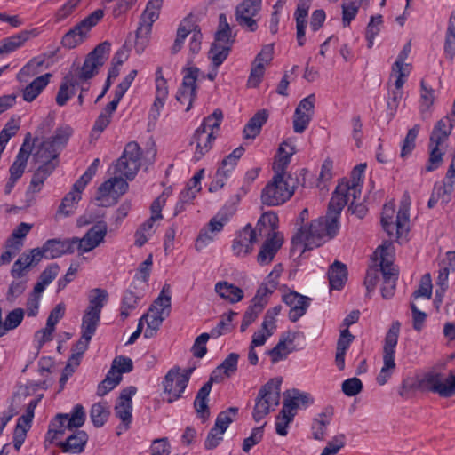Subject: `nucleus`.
<instances>
[{
  "label": "nucleus",
  "mask_w": 455,
  "mask_h": 455,
  "mask_svg": "<svg viewBox=\"0 0 455 455\" xmlns=\"http://www.w3.org/2000/svg\"><path fill=\"white\" fill-rule=\"evenodd\" d=\"M339 215L328 205V212L325 217L313 220L309 225L301 226L298 232L292 236L293 246H301L303 251L319 247L327 236L333 238L339 229Z\"/></svg>",
  "instance_id": "f257e3e1"
},
{
  "label": "nucleus",
  "mask_w": 455,
  "mask_h": 455,
  "mask_svg": "<svg viewBox=\"0 0 455 455\" xmlns=\"http://www.w3.org/2000/svg\"><path fill=\"white\" fill-rule=\"evenodd\" d=\"M140 158L141 149L139 144L135 141L127 143L115 166V173L120 174V177L112 178L113 182H115L113 204L116 203L117 199L127 191L129 187L127 181L122 176L129 180H133L140 167Z\"/></svg>",
  "instance_id": "f03ea898"
},
{
  "label": "nucleus",
  "mask_w": 455,
  "mask_h": 455,
  "mask_svg": "<svg viewBox=\"0 0 455 455\" xmlns=\"http://www.w3.org/2000/svg\"><path fill=\"white\" fill-rule=\"evenodd\" d=\"M299 180L293 176L282 177L275 174L261 192V202L268 206L281 205L294 194Z\"/></svg>",
  "instance_id": "7ed1b4c3"
},
{
  "label": "nucleus",
  "mask_w": 455,
  "mask_h": 455,
  "mask_svg": "<svg viewBox=\"0 0 455 455\" xmlns=\"http://www.w3.org/2000/svg\"><path fill=\"white\" fill-rule=\"evenodd\" d=\"M110 52V44L107 41L98 44L91 52H89L81 68L71 70V75L77 84L87 83L94 76H96L100 68L107 61Z\"/></svg>",
  "instance_id": "20e7f679"
},
{
  "label": "nucleus",
  "mask_w": 455,
  "mask_h": 455,
  "mask_svg": "<svg viewBox=\"0 0 455 455\" xmlns=\"http://www.w3.org/2000/svg\"><path fill=\"white\" fill-rule=\"evenodd\" d=\"M85 417L84 409L81 404L75 405L70 414H57L50 423L47 432L48 440L51 443H57L67 430L72 431L74 428L81 427L84 424Z\"/></svg>",
  "instance_id": "39448f33"
},
{
  "label": "nucleus",
  "mask_w": 455,
  "mask_h": 455,
  "mask_svg": "<svg viewBox=\"0 0 455 455\" xmlns=\"http://www.w3.org/2000/svg\"><path fill=\"white\" fill-rule=\"evenodd\" d=\"M281 380L272 379L259 389L255 399L252 418L256 422L263 419L271 411H274L280 401Z\"/></svg>",
  "instance_id": "423d86ee"
},
{
  "label": "nucleus",
  "mask_w": 455,
  "mask_h": 455,
  "mask_svg": "<svg viewBox=\"0 0 455 455\" xmlns=\"http://www.w3.org/2000/svg\"><path fill=\"white\" fill-rule=\"evenodd\" d=\"M401 323L393 322L385 337L383 347V366L376 378L379 385H385L395 370V355L398 342Z\"/></svg>",
  "instance_id": "0eeeda50"
},
{
  "label": "nucleus",
  "mask_w": 455,
  "mask_h": 455,
  "mask_svg": "<svg viewBox=\"0 0 455 455\" xmlns=\"http://www.w3.org/2000/svg\"><path fill=\"white\" fill-rule=\"evenodd\" d=\"M454 124L451 122L450 116H444L439 120L430 136V156L428 164L426 166L427 172H432L437 169L443 163V152L439 148L440 145L443 143L451 132Z\"/></svg>",
  "instance_id": "6e6552de"
},
{
  "label": "nucleus",
  "mask_w": 455,
  "mask_h": 455,
  "mask_svg": "<svg viewBox=\"0 0 455 455\" xmlns=\"http://www.w3.org/2000/svg\"><path fill=\"white\" fill-rule=\"evenodd\" d=\"M419 387L443 398L452 397L455 395V370L450 371L446 377L438 372H428L423 376Z\"/></svg>",
  "instance_id": "1a4fd4ad"
},
{
  "label": "nucleus",
  "mask_w": 455,
  "mask_h": 455,
  "mask_svg": "<svg viewBox=\"0 0 455 455\" xmlns=\"http://www.w3.org/2000/svg\"><path fill=\"white\" fill-rule=\"evenodd\" d=\"M104 12L97 9L81 20L76 26L68 30L62 37L64 47L73 49L82 44L87 37L89 31L103 18Z\"/></svg>",
  "instance_id": "9d476101"
},
{
  "label": "nucleus",
  "mask_w": 455,
  "mask_h": 455,
  "mask_svg": "<svg viewBox=\"0 0 455 455\" xmlns=\"http://www.w3.org/2000/svg\"><path fill=\"white\" fill-rule=\"evenodd\" d=\"M390 242H384L379 247L380 250V271L383 275V284L381 287V295L385 299H391L395 291L396 281L398 279V270L393 266L391 262L386 259L387 255V251L391 247Z\"/></svg>",
  "instance_id": "9b49d317"
},
{
  "label": "nucleus",
  "mask_w": 455,
  "mask_h": 455,
  "mask_svg": "<svg viewBox=\"0 0 455 455\" xmlns=\"http://www.w3.org/2000/svg\"><path fill=\"white\" fill-rule=\"evenodd\" d=\"M361 188L362 186L350 185V182H339L329 202L331 208L340 216L346 204L356 203L360 198Z\"/></svg>",
  "instance_id": "f8f14e48"
},
{
  "label": "nucleus",
  "mask_w": 455,
  "mask_h": 455,
  "mask_svg": "<svg viewBox=\"0 0 455 455\" xmlns=\"http://www.w3.org/2000/svg\"><path fill=\"white\" fill-rule=\"evenodd\" d=\"M262 0H243L235 8V20L239 26L250 32L258 28L257 20L254 17L261 9Z\"/></svg>",
  "instance_id": "ddd939ff"
},
{
  "label": "nucleus",
  "mask_w": 455,
  "mask_h": 455,
  "mask_svg": "<svg viewBox=\"0 0 455 455\" xmlns=\"http://www.w3.org/2000/svg\"><path fill=\"white\" fill-rule=\"evenodd\" d=\"M188 383V376L181 375L180 368L170 370L163 381L164 399L172 403L181 396Z\"/></svg>",
  "instance_id": "4468645a"
},
{
  "label": "nucleus",
  "mask_w": 455,
  "mask_h": 455,
  "mask_svg": "<svg viewBox=\"0 0 455 455\" xmlns=\"http://www.w3.org/2000/svg\"><path fill=\"white\" fill-rule=\"evenodd\" d=\"M185 75L181 86L177 92L176 100L183 105H187L185 110L191 109L193 101L196 97V79L199 74V68L196 67L184 69Z\"/></svg>",
  "instance_id": "2eb2a0df"
},
{
  "label": "nucleus",
  "mask_w": 455,
  "mask_h": 455,
  "mask_svg": "<svg viewBox=\"0 0 455 455\" xmlns=\"http://www.w3.org/2000/svg\"><path fill=\"white\" fill-rule=\"evenodd\" d=\"M107 232V224L104 221H99L85 233L83 238L74 237L76 240V245L79 254L89 252L99 246L104 241Z\"/></svg>",
  "instance_id": "dca6fc26"
},
{
  "label": "nucleus",
  "mask_w": 455,
  "mask_h": 455,
  "mask_svg": "<svg viewBox=\"0 0 455 455\" xmlns=\"http://www.w3.org/2000/svg\"><path fill=\"white\" fill-rule=\"evenodd\" d=\"M76 240L72 238L67 239H49L42 247H39L42 257L47 259H53L65 254H72L76 248Z\"/></svg>",
  "instance_id": "f3484780"
},
{
  "label": "nucleus",
  "mask_w": 455,
  "mask_h": 455,
  "mask_svg": "<svg viewBox=\"0 0 455 455\" xmlns=\"http://www.w3.org/2000/svg\"><path fill=\"white\" fill-rule=\"evenodd\" d=\"M163 4L164 0H148L140 19L137 38L147 37L151 33L152 25L158 20Z\"/></svg>",
  "instance_id": "a211bd4d"
},
{
  "label": "nucleus",
  "mask_w": 455,
  "mask_h": 455,
  "mask_svg": "<svg viewBox=\"0 0 455 455\" xmlns=\"http://www.w3.org/2000/svg\"><path fill=\"white\" fill-rule=\"evenodd\" d=\"M256 229L247 224L235 236L232 244V251L237 257H245L253 250V243L257 240Z\"/></svg>",
  "instance_id": "6ab92c4d"
},
{
  "label": "nucleus",
  "mask_w": 455,
  "mask_h": 455,
  "mask_svg": "<svg viewBox=\"0 0 455 455\" xmlns=\"http://www.w3.org/2000/svg\"><path fill=\"white\" fill-rule=\"evenodd\" d=\"M137 389L135 387H129L122 391L115 406V413L119 418L124 428H129L132 420V397L135 395Z\"/></svg>",
  "instance_id": "aec40b11"
},
{
  "label": "nucleus",
  "mask_w": 455,
  "mask_h": 455,
  "mask_svg": "<svg viewBox=\"0 0 455 455\" xmlns=\"http://www.w3.org/2000/svg\"><path fill=\"white\" fill-rule=\"evenodd\" d=\"M283 300L291 307L289 319L295 323L306 314L309 307L310 299L296 291H291L283 295Z\"/></svg>",
  "instance_id": "412c9836"
},
{
  "label": "nucleus",
  "mask_w": 455,
  "mask_h": 455,
  "mask_svg": "<svg viewBox=\"0 0 455 455\" xmlns=\"http://www.w3.org/2000/svg\"><path fill=\"white\" fill-rule=\"evenodd\" d=\"M43 257L39 247L24 251L12 265L11 275L14 278H20L26 275V271L32 266H36Z\"/></svg>",
  "instance_id": "4be33fe9"
},
{
  "label": "nucleus",
  "mask_w": 455,
  "mask_h": 455,
  "mask_svg": "<svg viewBox=\"0 0 455 455\" xmlns=\"http://www.w3.org/2000/svg\"><path fill=\"white\" fill-rule=\"evenodd\" d=\"M40 34V28H34L25 29L20 33L6 37L0 42V54H7L19 49L25 42L31 38H35Z\"/></svg>",
  "instance_id": "5701e85b"
},
{
  "label": "nucleus",
  "mask_w": 455,
  "mask_h": 455,
  "mask_svg": "<svg viewBox=\"0 0 455 455\" xmlns=\"http://www.w3.org/2000/svg\"><path fill=\"white\" fill-rule=\"evenodd\" d=\"M216 139L213 132L204 131V127H198L192 137L190 144L196 143V150L194 158L196 161L200 160L210 149Z\"/></svg>",
  "instance_id": "b1692460"
},
{
  "label": "nucleus",
  "mask_w": 455,
  "mask_h": 455,
  "mask_svg": "<svg viewBox=\"0 0 455 455\" xmlns=\"http://www.w3.org/2000/svg\"><path fill=\"white\" fill-rule=\"evenodd\" d=\"M88 441L86 432L76 430L69 435L64 441H58L56 445L65 453L77 454L84 451Z\"/></svg>",
  "instance_id": "393cba45"
},
{
  "label": "nucleus",
  "mask_w": 455,
  "mask_h": 455,
  "mask_svg": "<svg viewBox=\"0 0 455 455\" xmlns=\"http://www.w3.org/2000/svg\"><path fill=\"white\" fill-rule=\"evenodd\" d=\"M59 148L52 147L47 140L43 141L34 155V159L38 165H53L56 168L59 164Z\"/></svg>",
  "instance_id": "a878e982"
},
{
  "label": "nucleus",
  "mask_w": 455,
  "mask_h": 455,
  "mask_svg": "<svg viewBox=\"0 0 455 455\" xmlns=\"http://www.w3.org/2000/svg\"><path fill=\"white\" fill-rule=\"evenodd\" d=\"M282 244L283 239L279 236V234H274L271 237L267 236L258 254V263L262 266L271 263Z\"/></svg>",
  "instance_id": "bb28decb"
},
{
  "label": "nucleus",
  "mask_w": 455,
  "mask_h": 455,
  "mask_svg": "<svg viewBox=\"0 0 455 455\" xmlns=\"http://www.w3.org/2000/svg\"><path fill=\"white\" fill-rule=\"evenodd\" d=\"M311 5V0H299L297 9L295 11L297 40L299 46L305 44V29L307 26V17Z\"/></svg>",
  "instance_id": "cd10ccee"
},
{
  "label": "nucleus",
  "mask_w": 455,
  "mask_h": 455,
  "mask_svg": "<svg viewBox=\"0 0 455 455\" xmlns=\"http://www.w3.org/2000/svg\"><path fill=\"white\" fill-rule=\"evenodd\" d=\"M267 110L260 109L257 111L244 126L243 131V138L245 140L255 139L260 133L261 128L267 123Z\"/></svg>",
  "instance_id": "c85d7f7f"
},
{
  "label": "nucleus",
  "mask_w": 455,
  "mask_h": 455,
  "mask_svg": "<svg viewBox=\"0 0 455 455\" xmlns=\"http://www.w3.org/2000/svg\"><path fill=\"white\" fill-rule=\"evenodd\" d=\"M215 292L223 299L231 304L237 303L243 299V291L227 281H220L215 284Z\"/></svg>",
  "instance_id": "c756f323"
},
{
  "label": "nucleus",
  "mask_w": 455,
  "mask_h": 455,
  "mask_svg": "<svg viewBox=\"0 0 455 455\" xmlns=\"http://www.w3.org/2000/svg\"><path fill=\"white\" fill-rule=\"evenodd\" d=\"M51 77L52 74L46 73L35 78L22 90L23 100L27 102H32L35 100L43 92V90L48 85Z\"/></svg>",
  "instance_id": "7c9ffc66"
},
{
  "label": "nucleus",
  "mask_w": 455,
  "mask_h": 455,
  "mask_svg": "<svg viewBox=\"0 0 455 455\" xmlns=\"http://www.w3.org/2000/svg\"><path fill=\"white\" fill-rule=\"evenodd\" d=\"M213 382V377L211 376L210 379L204 383V385L199 389L197 395L196 396L194 406L196 412L200 415V417L205 420L208 419L210 415V411L208 408L207 401L209 394L212 390Z\"/></svg>",
  "instance_id": "2f4dec72"
},
{
  "label": "nucleus",
  "mask_w": 455,
  "mask_h": 455,
  "mask_svg": "<svg viewBox=\"0 0 455 455\" xmlns=\"http://www.w3.org/2000/svg\"><path fill=\"white\" fill-rule=\"evenodd\" d=\"M296 337V332L288 331L279 339L276 346L268 351L272 363H277L278 361L286 358V356L291 352V350L287 347V343L292 344Z\"/></svg>",
  "instance_id": "473e14b6"
},
{
  "label": "nucleus",
  "mask_w": 455,
  "mask_h": 455,
  "mask_svg": "<svg viewBox=\"0 0 455 455\" xmlns=\"http://www.w3.org/2000/svg\"><path fill=\"white\" fill-rule=\"evenodd\" d=\"M329 283L331 289L340 290L343 288L347 279V271L345 264L335 260L328 271Z\"/></svg>",
  "instance_id": "72a5a7b5"
},
{
  "label": "nucleus",
  "mask_w": 455,
  "mask_h": 455,
  "mask_svg": "<svg viewBox=\"0 0 455 455\" xmlns=\"http://www.w3.org/2000/svg\"><path fill=\"white\" fill-rule=\"evenodd\" d=\"M29 137L30 133H28L22 147L20 148L15 161L10 167V177L13 178V180H19L24 173L30 155V151L25 149V145L29 140Z\"/></svg>",
  "instance_id": "f704fd0d"
},
{
  "label": "nucleus",
  "mask_w": 455,
  "mask_h": 455,
  "mask_svg": "<svg viewBox=\"0 0 455 455\" xmlns=\"http://www.w3.org/2000/svg\"><path fill=\"white\" fill-rule=\"evenodd\" d=\"M355 337L350 333L348 329L340 331L339 338L337 342V351L335 362L339 370L342 371L345 368V355L346 352L350 347Z\"/></svg>",
  "instance_id": "c9c22d12"
},
{
  "label": "nucleus",
  "mask_w": 455,
  "mask_h": 455,
  "mask_svg": "<svg viewBox=\"0 0 455 455\" xmlns=\"http://www.w3.org/2000/svg\"><path fill=\"white\" fill-rule=\"evenodd\" d=\"M282 271V266L280 264L275 265L273 270L267 276L266 280L261 283L256 294L268 299V296L271 295L278 286V279Z\"/></svg>",
  "instance_id": "e433bc0d"
},
{
  "label": "nucleus",
  "mask_w": 455,
  "mask_h": 455,
  "mask_svg": "<svg viewBox=\"0 0 455 455\" xmlns=\"http://www.w3.org/2000/svg\"><path fill=\"white\" fill-rule=\"evenodd\" d=\"M285 146H288L286 142L280 145L278 149V156L273 165L275 174H280L282 177L292 176L288 173L285 170L291 162V156L295 153L292 147H290V150H285Z\"/></svg>",
  "instance_id": "4c0bfd02"
},
{
  "label": "nucleus",
  "mask_w": 455,
  "mask_h": 455,
  "mask_svg": "<svg viewBox=\"0 0 455 455\" xmlns=\"http://www.w3.org/2000/svg\"><path fill=\"white\" fill-rule=\"evenodd\" d=\"M56 168L53 165H38L35 171L30 184L28 188V194H35L42 189L44 180L52 173Z\"/></svg>",
  "instance_id": "58836bf2"
},
{
  "label": "nucleus",
  "mask_w": 455,
  "mask_h": 455,
  "mask_svg": "<svg viewBox=\"0 0 455 455\" xmlns=\"http://www.w3.org/2000/svg\"><path fill=\"white\" fill-rule=\"evenodd\" d=\"M278 216L273 212H267L261 215L258 220L256 229L260 235L271 237L274 234H278L275 230L278 228Z\"/></svg>",
  "instance_id": "ea45409f"
},
{
  "label": "nucleus",
  "mask_w": 455,
  "mask_h": 455,
  "mask_svg": "<svg viewBox=\"0 0 455 455\" xmlns=\"http://www.w3.org/2000/svg\"><path fill=\"white\" fill-rule=\"evenodd\" d=\"M293 411V404L283 403V409L279 412L275 420V430L279 435L285 436L287 435V427L293 420L295 416Z\"/></svg>",
  "instance_id": "a19ab883"
},
{
  "label": "nucleus",
  "mask_w": 455,
  "mask_h": 455,
  "mask_svg": "<svg viewBox=\"0 0 455 455\" xmlns=\"http://www.w3.org/2000/svg\"><path fill=\"white\" fill-rule=\"evenodd\" d=\"M409 206L410 196L404 193L401 201L400 209L396 214V230L397 233H407L409 230Z\"/></svg>",
  "instance_id": "79ce46f5"
},
{
  "label": "nucleus",
  "mask_w": 455,
  "mask_h": 455,
  "mask_svg": "<svg viewBox=\"0 0 455 455\" xmlns=\"http://www.w3.org/2000/svg\"><path fill=\"white\" fill-rule=\"evenodd\" d=\"M108 299L106 290L100 288L92 289L89 294V305L85 310L101 314V310Z\"/></svg>",
  "instance_id": "37998d69"
},
{
  "label": "nucleus",
  "mask_w": 455,
  "mask_h": 455,
  "mask_svg": "<svg viewBox=\"0 0 455 455\" xmlns=\"http://www.w3.org/2000/svg\"><path fill=\"white\" fill-rule=\"evenodd\" d=\"M100 314L85 310L82 319V334L92 338L96 332L98 325L100 324Z\"/></svg>",
  "instance_id": "c03bdc74"
},
{
  "label": "nucleus",
  "mask_w": 455,
  "mask_h": 455,
  "mask_svg": "<svg viewBox=\"0 0 455 455\" xmlns=\"http://www.w3.org/2000/svg\"><path fill=\"white\" fill-rule=\"evenodd\" d=\"M76 85H78L77 82L71 75L67 74L63 77L56 95V103L58 106L62 107L67 104L68 100L70 99L69 89L70 87H76Z\"/></svg>",
  "instance_id": "a18cd8bd"
},
{
  "label": "nucleus",
  "mask_w": 455,
  "mask_h": 455,
  "mask_svg": "<svg viewBox=\"0 0 455 455\" xmlns=\"http://www.w3.org/2000/svg\"><path fill=\"white\" fill-rule=\"evenodd\" d=\"M267 302L268 300L265 297H260L259 295L255 294L251 301V305L243 315V318L252 323L263 311Z\"/></svg>",
  "instance_id": "49530a36"
},
{
  "label": "nucleus",
  "mask_w": 455,
  "mask_h": 455,
  "mask_svg": "<svg viewBox=\"0 0 455 455\" xmlns=\"http://www.w3.org/2000/svg\"><path fill=\"white\" fill-rule=\"evenodd\" d=\"M139 301L140 297L132 291L127 290L124 291L120 308V317L122 320H125L130 315V312L137 307Z\"/></svg>",
  "instance_id": "de8ad7c7"
},
{
  "label": "nucleus",
  "mask_w": 455,
  "mask_h": 455,
  "mask_svg": "<svg viewBox=\"0 0 455 455\" xmlns=\"http://www.w3.org/2000/svg\"><path fill=\"white\" fill-rule=\"evenodd\" d=\"M231 47L229 45H222L219 43H212L209 51V58L211 59L214 68H218L228 58Z\"/></svg>",
  "instance_id": "09e8293b"
},
{
  "label": "nucleus",
  "mask_w": 455,
  "mask_h": 455,
  "mask_svg": "<svg viewBox=\"0 0 455 455\" xmlns=\"http://www.w3.org/2000/svg\"><path fill=\"white\" fill-rule=\"evenodd\" d=\"M244 148L243 147H238L233 150L228 156H226L218 168L219 174H227L229 173L235 169L237 164L238 159L243 155Z\"/></svg>",
  "instance_id": "8fccbe9b"
},
{
  "label": "nucleus",
  "mask_w": 455,
  "mask_h": 455,
  "mask_svg": "<svg viewBox=\"0 0 455 455\" xmlns=\"http://www.w3.org/2000/svg\"><path fill=\"white\" fill-rule=\"evenodd\" d=\"M238 411L237 407H229L226 411H220L216 418L213 427L225 433L229 425L237 417Z\"/></svg>",
  "instance_id": "3c124183"
},
{
  "label": "nucleus",
  "mask_w": 455,
  "mask_h": 455,
  "mask_svg": "<svg viewBox=\"0 0 455 455\" xmlns=\"http://www.w3.org/2000/svg\"><path fill=\"white\" fill-rule=\"evenodd\" d=\"M160 310L163 315H170L171 313V287L164 284L159 296L155 299L151 306Z\"/></svg>",
  "instance_id": "603ef678"
},
{
  "label": "nucleus",
  "mask_w": 455,
  "mask_h": 455,
  "mask_svg": "<svg viewBox=\"0 0 455 455\" xmlns=\"http://www.w3.org/2000/svg\"><path fill=\"white\" fill-rule=\"evenodd\" d=\"M115 188V182L112 178L103 182L98 188V196L96 200L99 201V205L107 207L113 204V189Z\"/></svg>",
  "instance_id": "864d4df0"
},
{
  "label": "nucleus",
  "mask_w": 455,
  "mask_h": 455,
  "mask_svg": "<svg viewBox=\"0 0 455 455\" xmlns=\"http://www.w3.org/2000/svg\"><path fill=\"white\" fill-rule=\"evenodd\" d=\"M239 359V355L236 353H231L228 355V357L222 362V363L212 371V375L213 377V381L216 380L217 373L221 371L227 377H230L233 373H235L237 370V362Z\"/></svg>",
  "instance_id": "5fc2aeb1"
},
{
  "label": "nucleus",
  "mask_w": 455,
  "mask_h": 455,
  "mask_svg": "<svg viewBox=\"0 0 455 455\" xmlns=\"http://www.w3.org/2000/svg\"><path fill=\"white\" fill-rule=\"evenodd\" d=\"M361 0H343L342 3V22L344 27H348L351 21L355 18Z\"/></svg>",
  "instance_id": "6e6d98bb"
},
{
  "label": "nucleus",
  "mask_w": 455,
  "mask_h": 455,
  "mask_svg": "<svg viewBox=\"0 0 455 455\" xmlns=\"http://www.w3.org/2000/svg\"><path fill=\"white\" fill-rule=\"evenodd\" d=\"M122 380V376L116 373V371L109 370L106 378L99 384L97 387V395L103 396L109 391L114 389Z\"/></svg>",
  "instance_id": "4d7b16f0"
},
{
  "label": "nucleus",
  "mask_w": 455,
  "mask_h": 455,
  "mask_svg": "<svg viewBox=\"0 0 455 455\" xmlns=\"http://www.w3.org/2000/svg\"><path fill=\"white\" fill-rule=\"evenodd\" d=\"M108 415L109 411L105 403H94L91 408L90 417L96 427H102L107 421Z\"/></svg>",
  "instance_id": "13d9d810"
},
{
  "label": "nucleus",
  "mask_w": 455,
  "mask_h": 455,
  "mask_svg": "<svg viewBox=\"0 0 455 455\" xmlns=\"http://www.w3.org/2000/svg\"><path fill=\"white\" fill-rule=\"evenodd\" d=\"M168 96V87L164 86V82L160 80L158 84V88L156 91V98L151 108V115L155 119H156L160 115V109L164 107L165 103V100Z\"/></svg>",
  "instance_id": "bf43d9fd"
},
{
  "label": "nucleus",
  "mask_w": 455,
  "mask_h": 455,
  "mask_svg": "<svg viewBox=\"0 0 455 455\" xmlns=\"http://www.w3.org/2000/svg\"><path fill=\"white\" fill-rule=\"evenodd\" d=\"M421 86V94H420V112L422 115V118L425 119L427 117V113L434 103L435 96L434 90L428 88L424 80L420 83Z\"/></svg>",
  "instance_id": "052dcab7"
},
{
  "label": "nucleus",
  "mask_w": 455,
  "mask_h": 455,
  "mask_svg": "<svg viewBox=\"0 0 455 455\" xmlns=\"http://www.w3.org/2000/svg\"><path fill=\"white\" fill-rule=\"evenodd\" d=\"M444 52L451 60L455 56V14H452L449 20Z\"/></svg>",
  "instance_id": "680f3d73"
},
{
  "label": "nucleus",
  "mask_w": 455,
  "mask_h": 455,
  "mask_svg": "<svg viewBox=\"0 0 455 455\" xmlns=\"http://www.w3.org/2000/svg\"><path fill=\"white\" fill-rule=\"evenodd\" d=\"M72 132L73 130L69 126L57 128L54 135L47 140V141L52 143V147L59 148V152H60L62 148L67 144Z\"/></svg>",
  "instance_id": "e2e57ef3"
},
{
  "label": "nucleus",
  "mask_w": 455,
  "mask_h": 455,
  "mask_svg": "<svg viewBox=\"0 0 455 455\" xmlns=\"http://www.w3.org/2000/svg\"><path fill=\"white\" fill-rule=\"evenodd\" d=\"M420 125L415 124L411 129H410L403 141L402 149H401V157H405L410 155L412 150L415 148V140L419 132Z\"/></svg>",
  "instance_id": "0e129e2a"
},
{
  "label": "nucleus",
  "mask_w": 455,
  "mask_h": 455,
  "mask_svg": "<svg viewBox=\"0 0 455 455\" xmlns=\"http://www.w3.org/2000/svg\"><path fill=\"white\" fill-rule=\"evenodd\" d=\"M24 314L25 311L22 308H15L6 315L3 321L5 333L16 329L22 323Z\"/></svg>",
  "instance_id": "69168bd1"
},
{
  "label": "nucleus",
  "mask_w": 455,
  "mask_h": 455,
  "mask_svg": "<svg viewBox=\"0 0 455 455\" xmlns=\"http://www.w3.org/2000/svg\"><path fill=\"white\" fill-rule=\"evenodd\" d=\"M236 315L237 313L234 311H230L228 315H223L217 326L211 331V333H209L210 338H218L229 331L231 330L233 316Z\"/></svg>",
  "instance_id": "338daca9"
},
{
  "label": "nucleus",
  "mask_w": 455,
  "mask_h": 455,
  "mask_svg": "<svg viewBox=\"0 0 455 455\" xmlns=\"http://www.w3.org/2000/svg\"><path fill=\"white\" fill-rule=\"evenodd\" d=\"M346 444V436L344 434H339L331 438L328 442L326 447L323 450L321 455H336L341 448Z\"/></svg>",
  "instance_id": "774afa93"
}]
</instances>
